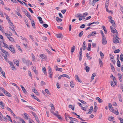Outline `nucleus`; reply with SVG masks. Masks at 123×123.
I'll return each mask as SVG.
<instances>
[{"label": "nucleus", "mask_w": 123, "mask_h": 123, "mask_svg": "<svg viewBox=\"0 0 123 123\" xmlns=\"http://www.w3.org/2000/svg\"><path fill=\"white\" fill-rule=\"evenodd\" d=\"M0 49L3 53L2 54V56L4 57L6 60H7V55L8 56L9 55V54L8 53L6 52L5 50L2 49V47H0Z\"/></svg>", "instance_id": "obj_1"}, {"label": "nucleus", "mask_w": 123, "mask_h": 123, "mask_svg": "<svg viewBox=\"0 0 123 123\" xmlns=\"http://www.w3.org/2000/svg\"><path fill=\"white\" fill-rule=\"evenodd\" d=\"M50 111L51 113L57 117L59 119H62L60 115H59L58 113V112L57 111H56L55 112V113H54L53 110H52V109H50Z\"/></svg>", "instance_id": "obj_2"}, {"label": "nucleus", "mask_w": 123, "mask_h": 123, "mask_svg": "<svg viewBox=\"0 0 123 123\" xmlns=\"http://www.w3.org/2000/svg\"><path fill=\"white\" fill-rule=\"evenodd\" d=\"M102 43L103 44L105 45L107 43V41L105 36H102Z\"/></svg>", "instance_id": "obj_3"}, {"label": "nucleus", "mask_w": 123, "mask_h": 123, "mask_svg": "<svg viewBox=\"0 0 123 123\" xmlns=\"http://www.w3.org/2000/svg\"><path fill=\"white\" fill-rule=\"evenodd\" d=\"M24 12L26 14V15L28 17L30 20L31 19V16L30 14L26 10H25Z\"/></svg>", "instance_id": "obj_4"}, {"label": "nucleus", "mask_w": 123, "mask_h": 123, "mask_svg": "<svg viewBox=\"0 0 123 123\" xmlns=\"http://www.w3.org/2000/svg\"><path fill=\"white\" fill-rule=\"evenodd\" d=\"M9 49L10 51L13 53L15 52V51L13 47V46L12 45H10L9 46Z\"/></svg>", "instance_id": "obj_5"}, {"label": "nucleus", "mask_w": 123, "mask_h": 123, "mask_svg": "<svg viewBox=\"0 0 123 123\" xmlns=\"http://www.w3.org/2000/svg\"><path fill=\"white\" fill-rule=\"evenodd\" d=\"M69 118L70 119L71 121L70 122V123H74L73 122L74 121H75L77 122V119L74 118H73L70 117H69Z\"/></svg>", "instance_id": "obj_6"}, {"label": "nucleus", "mask_w": 123, "mask_h": 123, "mask_svg": "<svg viewBox=\"0 0 123 123\" xmlns=\"http://www.w3.org/2000/svg\"><path fill=\"white\" fill-rule=\"evenodd\" d=\"M110 27L111 29V32L113 33H116L118 34V32L117 30L115 28H113V27L112 26H110Z\"/></svg>", "instance_id": "obj_7"}, {"label": "nucleus", "mask_w": 123, "mask_h": 123, "mask_svg": "<svg viewBox=\"0 0 123 123\" xmlns=\"http://www.w3.org/2000/svg\"><path fill=\"white\" fill-rule=\"evenodd\" d=\"M109 109L111 112H113L114 111V109L112 107L111 104L110 103H109Z\"/></svg>", "instance_id": "obj_8"}, {"label": "nucleus", "mask_w": 123, "mask_h": 123, "mask_svg": "<svg viewBox=\"0 0 123 123\" xmlns=\"http://www.w3.org/2000/svg\"><path fill=\"white\" fill-rule=\"evenodd\" d=\"M9 63L11 67V68L13 70H15L16 68L12 63L11 62H9Z\"/></svg>", "instance_id": "obj_9"}, {"label": "nucleus", "mask_w": 123, "mask_h": 123, "mask_svg": "<svg viewBox=\"0 0 123 123\" xmlns=\"http://www.w3.org/2000/svg\"><path fill=\"white\" fill-rule=\"evenodd\" d=\"M20 86L21 88H22V91L25 94H26L27 93V91H26V90L25 88L23 87V86L22 85H21Z\"/></svg>", "instance_id": "obj_10"}, {"label": "nucleus", "mask_w": 123, "mask_h": 123, "mask_svg": "<svg viewBox=\"0 0 123 123\" xmlns=\"http://www.w3.org/2000/svg\"><path fill=\"white\" fill-rule=\"evenodd\" d=\"M56 37L58 38H62L63 36L61 33H60L56 35Z\"/></svg>", "instance_id": "obj_11"}, {"label": "nucleus", "mask_w": 123, "mask_h": 123, "mask_svg": "<svg viewBox=\"0 0 123 123\" xmlns=\"http://www.w3.org/2000/svg\"><path fill=\"white\" fill-rule=\"evenodd\" d=\"M118 78L119 80H120V82H122V75L118 73Z\"/></svg>", "instance_id": "obj_12"}, {"label": "nucleus", "mask_w": 123, "mask_h": 123, "mask_svg": "<svg viewBox=\"0 0 123 123\" xmlns=\"http://www.w3.org/2000/svg\"><path fill=\"white\" fill-rule=\"evenodd\" d=\"M113 42L116 43H119V41L118 39L116 38H114L113 39Z\"/></svg>", "instance_id": "obj_13"}, {"label": "nucleus", "mask_w": 123, "mask_h": 123, "mask_svg": "<svg viewBox=\"0 0 123 123\" xmlns=\"http://www.w3.org/2000/svg\"><path fill=\"white\" fill-rule=\"evenodd\" d=\"M14 63L16 64L17 66H19V62L17 60H13Z\"/></svg>", "instance_id": "obj_14"}, {"label": "nucleus", "mask_w": 123, "mask_h": 123, "mask_svg": "<svg viewBox=\"0 0 123 123\" xmlns=\"http://www.w3.org/2000/svg\"><path fill=\"white\" fill-rule=\"evenodd\" d=\"M93 107L92 106H91L89 110V111L87 113L88 114H90L93 111Z\"/></svg>", "instance_id": "obj_15"}, {"label": "nucleus", "mask_w": 123, "mask_h": 123, "mask_svg": "<svg viewBox=\"0 0 123 123\" xmlns=\"http://www.w3.org/2000/svg\"><path fill=\"white\" fill-rule=\"evenodd\" d=\"M84 69L86 70V71L87 72H89V70L90 69V68H89L88 66H86V67H85L84 68Z\"/></svg>", "instance_id": "obj_16"}, {"label": "nucleus", "mask_w": 123, "mask_h": 123, "mask_svg": "<svg viewBox=\"0 0 123 123\" xmlns=\"http://www.w3.org/2000/svg\"><path fill=\"white\" fill-rule=\"evenodd\" d=\"M99 63L100 67H102L103 66V62L100 59H99Z\"/></svg>", "instance_id": "obj_17"}, {"label": "nucleus", "mask_w": 123, "mask_h": 123, "mask_svg": "<svg viewBox=\"0 0 123 123\" xmlns=\"http://www.w3.org/2000/svg\"><path fill=\"white\" fill-rule=\"evenodd\" d=\"M75 17H76L79 18V17H82V15L80 13H78L75 15Z\"/></svg>", "instance_id": "obj_18"}, {"label": "nucleus", "mask_w": 123, "mask_h": 123, "mask_svg": "<svg viewBox=\"0 0 123 123\" xmlns=\"http://www.w3.org/2000/svg\"><path fill=\"white\" fill-rule=\"evenodd\" d=\"M109 21L112 24V25L114 26H115L116 25V24L115 23V22L113 20H110Z\"/></svg>", "instance_id": "obj_19"}, {"label": "nucleus", "mask_w": 123, "mask_h": 123, "mask_svg": "<svg viewBox=\"0 0 123 123\" xmlns=\"http://www.w3.org/2000/svg\"><path fill=\"white\" fill-rule=\"evenodd\" d=\"M75 77L77 79L78 81L79 82H80V83L82 82V81L79 79V78L77 75H75Z\"/></svg>", "instance_id": "obj_20"}, {"label": "nucleus", "mask_w": 123, "mask_h": 123, "mask_svg": "<svg viewBox=\"0 0 123 123\" xmlns=\"http://www.w3.org/2000/svg\"><path fill=\"white\" fill-rule=\"evenodd\" d=\"M4 93L6 95L9 97H10L11 96V94L9 92H7L6 91Z\"/></svg>", "instance_id": "obj_21"}, {"label": "nucleus", "mask_w": 123, "mask_h": 123, "mask_svg": "<svg viewBox=\"0 0 123 123\" xmlns=\"http://www.w3.org/2000/svg\"><path fill=\"white\" fill-rule=\"evenodd\" d=\"M96 100H98V102L99 103H102L103 102L102 99L100 98L99 97H97L96 98Z\"/></svg>", "instance_id": "obj_22"}, {"label": "nucleus", "mask_w": 123, "mask_h": 123, "mask_svg": "<svg viewBox=\"0 0 123 123\" xmlns=\"http://www.w3.org/2000/svg\"><path fill=\"white\" fill-rule=\"evenodd\" d=\"M37 18L39 19V21L40 23L42 24L43 23V21L42 20V19L41 17H38Z\"/></svg>", "instance_id": "obj_23"}, {"label": "nucleus", "mask_w": 123, "mask_h": 123, "mask_svg": "<svg viewBox=\"0 0 123 123\" xmlns=\"http://www.w3.org/2000/svg\"><path fill=\"white\" fill-rule=\"evenodd\" d=\"M43 71L45 74L47 75V73L46 71V69L45 67H43L42 68Z\"/></svg>", "instance_id": "obj_24"}, {"label": "nucleus", "mask_w": 123, "mask_h": 123, "mask_svg": "<svg viewBox=\"0 0 123 123\" xmlns=\"http://www.w3.org/2000/svg\"><path fill=\"white\" fill-rule=\"evenodd\" d=\"M91 44L90 43H89L88 44V47L87 48L88 50L90 51L91 50Z\"/></svg>", "instance_id": "obj_25"}, {"label": "nucleus", "mask_w": 123, "mask_h": 123, "mask_svg": "<svg viewBox=\"0 0 123 123\" xmlns=\"http://www.w3.org/2000/svg\"><path fill=\"white\" fill-rule=\"evenodd\" d=\"M116 84V82L115 80H114V81H112L111 84V86H113L114 85Z\"/></svg>", "instance_id": "obj_26"}, {"label": "nucleus", "mask_w": 123, "mask_h": 123, "mask_svg": "<svg viewBox=\"0 0 123 123\" xmlns=\"http://www.w3.org/2000/svg\"><path fill=\"white\" fill-rule=\"evenodd\" d=\"M75 46L74 45L73 46V47H72L71 50V52H74L75 49Z\"/></svg>", "instance_id": "obj_27"}, {"label": "nucleus", "mask_w": 123, "mask_h": 123, "mask_svg": "<svg viewBox=\"0 0 123 123\" xmlns=\"http://www.w3.org/2000/svg\"><path fill=\"white\" fill-rule=\"evenodd\" d=\"M113 112L116 115H118L119 114L118 111L117 109H116L115 111L114 110V111Z\"/></svg>", "instance_id": "obj_28"}, {"label": "nucleus", "mask_w": 123, "mask_h": 123, "mask_svg": "<svg viewBox=\"0 0 123 123\" xmlns=\"http://www.w3.org/2000/svg\"><path fill=\"white\" fill-rule=\"evenodd\" d=\"M117 66L119 67H120L121 66L120 62L119 60H118L117 62Z\"/></svg>", "instance_id": "obj_29"}, {"label": "nucleus", "mask_w": 123, "mask_h": 123, "mask_svg": "<svg viewBox=\"0 0 123 123\" xmlns=\"http://www.w3.org/2000/svg\"><path fill=\"white\" fill-rule=\"evenodd\" d=\"M120 58L121 61L122 62H123V55L122 54H121Z\"/></svg>", "instance_id": "obj_30"}, {"label": "nucleus", "mask_w": 123, "mask_h": 123, "mask_svg": "<svg viewBox=\"0 0 123 123\" xmlns=\"http://www.w3.org/2000/svg\"><path fill=\"white\" fill-rule=\"evenodd\" d=\"M86 55L88 59H91L92 58V57L89 55L88 53H86Z\"/></svg>", "instance_id": "obj_31"}, {"label": "nucleus", "mask_w": 123, "mask_h": 123, "mask_svg": "<svg viewBox=\"0 0 123 123\" xmlns=\"http://www.w3.org/2000/svg\"><path fill=\"white\" fill-rule=\"evenodd\" d=\"M31 22L32 24V25L33 27H35V22L34 21L32 20L31 21Z\"/></svg>", "instance_id": "obj_32"}, {"label": "nucleus", "mask_w": 123, "mask_h": 123, "mask_svg": "<svg viewBox=\"0 0 123 123\" xmlns=\"http://www.w3.org/2000/svg\"><path fill=\"white\" fill-rule=\"evenodd\" d=\"M15 13L18 16H20V17H22V16L18 12L15 11Z\"/></svg>", "instance_id": "obj_33"}, {"label": "nucleus", "mask_w": 123, "mask_h": 123, "mask_svg": "<svg viewBox=\"0 0 123 123\" xmlns=\"http://www.w3.org/2000/svg\"><path fill=\"white\" fill-rule=\"evenodd\" d=\"M31 96L33 97V98L36 100L37 101H40L39 99L38 98L34 96V95H31Z\"/></svg>", "instance_id": "obj_34"}, {"label": "nucleus", "mask_w": 123, "mask_h": 123, "mask_svg": "<svg viewBox=\"0 0 123 123\" xmlns=\"http://www.w3.org/2000/svg\"><path fill=\"white\" fill-rule=\"evenodd\" d=\"M70 86L72 88L74 87V84L72 81H71L70 83Z\"/></svg>", "instance_id": "obj_35"}, {"label": "nucleus", "mask_w": 123, "mask_h": 123, "mask_svg": "<svg viewBox=\"0 0 123 123\" xmlns=\"http://www.w3.org/2000/svg\"><path fill=\"white\" fill-rule=\"evenodd\" d=\"M100 56H101V58L102 59H103L104 58V54L102 53V52L100 51Z\"/></svg>", "instance_id": "obj_36"}, {"label": "nucleus", "mask_w": 123, "mask_h": 123, "mask_svg": "<svg viewBox=\"0 0 123 123\" xmlns=\"http://www.w3.org/2000/svg\"><path fill=\"white\" fill-rule=\"evenodd\" d=\"M56 20L57 21L61 22L62 21V19L59 18L58 17H56Z\"/></svg>", "instance_id": "obj_37"}, {"label": "nucleus", "mask_w": 123, "mask_h": 123, "mask_svg": "<svg viewBox=\"0 0 123 123\" xmlns=\"http://www.w3.org/2000/svg\"><path fill=\"white\" fill-rule=\"evenodd\" d=\"M31 55L32 58V60L34 61L35 62L36 60L35 58V56H34L33 54L32 53V54Z\"/></svg>", "instance_id": "obj_38"}, {"label": "nucleus", "mask_w": 123, "mask_h": 123, "mask_svg": "<svg viewBox=\"0 0 123 123\" xmlns=\"http://www.w3.org/2000/svg\"><path fill=\"white\" fill-rule=\"evenodd\" d=\"M24 115L25 117V118L26 119H28V114L26 113H24Z\"/></svg>", "instance_id": "obj_39"}, {"label": "nucleus", "mask_w": 123, "mask_h": 123, "mask_svg": "<svg viewBox=\"0 0 123 123\" xmlns=\"http://www.w3.org/2000/svg\"><path fill=\"white\" fill-rule=\"evenodd\" d=\"M83 31H82L79 34V37H81L83 35Z\"/></svg>", "instance_id": "obj_40"}, {"label": "nucleus", "mask_w": 123, "mask_h": 123, "mask_svg": "<svg viewBox=\"0 0 123 123\" xmlns=\"http://www.w3.org/2000/svg\"><path fill=\"white\" fill-rule=\"evenodd\" d=\"M3 44H4V47H5L6 48H8V49L9 48L8 46L7 45V44H6L5 43L3 42Z\"/></svg>", "instance_id": "obj_41"}, {"label": "nucleus", "mask_w": 123, "mask_h": 123, "mask_svg": "<svg viewBox=\"0 0 123 123\" xmlns=\"http://www.w3.org/2000/svg\"><path fill=\"white\" fill-rule=\"evenodd\" d=\"M40 56L42 58L44 59L45 57V55L43 54L40 55Z\"/></svg>", "instance_id": "obj_42"}, {"label": "nucleus", "mask_w": 123, "mask_h": 123, "mask_svg": "<svg viewBox=\"0 0 123 123\" xmlns=\"http://www.w3.org/2000/svg\"><path fill=\"white\" fill-rule=\"evenodd\" d=\"M118 98L119 99V101L121 102H122V100L121 99V95L120 94H119L118 95Z\"/></svg>", "instance_id": "obj_43"}, {"label": "nucleus", "mask_w": 123, "mask_h": 123, "mask_svg": "<svg viewBox=\"0 0 123 123\" xmlns=\"http://www.w3.org/2000/svg\"><path fill=\"white\" fill-rule=\"evenodd\" d=\"M8 39L10 41L12 42L14 41V40L13 38L11 37H9V38Z\"/></svg>", "instance_id": "obj_44"}, {"label": "nucleus", "mask_w": 123, "mask_h": 123, "mask_svg": "<svg viewBox=\"0 0 123 123\" xmlns=\"http://www.w3.org/2000/svg\"><path fill=\"white\" fill-rule=\"evenodd\" d=\"M6 116H7V118H8V119H9V120L10 121H11V122H12V120L11 119L10 117L8 115H6Z\"/></svg>", "instance_id": "obj_45"}, {"label": "nucleus", "mask_w": 123, "mask_h": 123, "mask_svg": "<svg viewBox=\"0 0 123 123\" xmlns=\"http://www.w3.org/2000/svg\"><path fill=\"white\" fill-rule=\"evenodd\" d=\"M8 22L9 24L11 26H13V24L12 23V22H11V21L10 20H9L8 21Z\"/></svg>", "instance_id": "obj_46"}, {"label": "nucleus", "mask_w": 123, "mask_h": 123, "mask_svg": "<svg viewBox=\"0 0 123 123\" xmlns=\"http://www.w3.org/2000/svg\"><path fill=\"white\" fill-rule=\"evenodd\" d=\"M45 91L47 94L50 95V93H49V91L48 89H45Z\"/></svg>", "instance_id": "obj_47"}, {"label": "nucleus", "mask_w": 123, "mask_h": 123, "mask_svg": "<svg viewBox=\"0 0 123 123\" xmlns=\"http://www.w3.org/2000/svg\"><path fill=\"white\" fill-rule=\"evenodd\" d=\"M0 90H1V91L3 92L4 93L6 91L5 90L4 88H3L2 87H0Z\"/></svg>", "instance_id": "obj_48"}, {"label": "nucleus", "mask_w": 123, "mask_h": 123, "mask_svg": "<svg viewBox=\"0 0 123 123\" xmlns=\"http://www.w3.org/2000/svg\"><path fill=\"white\" fill-rule=\"evenodd\" d=\"M109 4V2L108 1H106L105 4V7L106 8H108V6Z\"/></svg>", "instance_id": "obj_49"}, {"label": "nucleus", "mask_w": 123, "mask_h": 123, "mask_svg": "<svg viewBox=\"0 0 123 123\" xmlns=\"http://www.w3.org/2000/svg\"><path fill=\"white\" fill-rule=\"evenodd\" d=\"M114 119V117H109L108 118V120L109 121H112Z\"/></svg>", "instance_id": "obj_50"}, {"label": "nucleus", "mask_w": 123, "mask_h": 123, "mask_svg": "<svg viewBox=\"0 0 123 123\" xmlns=\"http://www.w3.org/2000/svg\"><path fill=\"white\" fill-rule=\"evenodd\" d=\"M97 34L96 32L95 31H94L92 32L91 33V35L92 36H94V34Z\"/></svg>", "instance_id": "obj_51"}, {"label": "nucleus", "mask_w": 123, "mask_h": 123, "mask_svg": "<svg viewBox=\"0 0 123 123\" xmlns=\"http://www.w3.org/2000/svg\"><path fill=\"white\" fill-rule=\"evenodd\" d=\"M88 14L87 12H85L83 14V15H82L83 18H84V17H85Z\"/></svg>", "instance_id": "obj_52"}, {"label": "nucleus", "mask_w": 123, "mask_h": 123, "mask_svg": "<svg viewBox=\"0 0 123 123\" xmlns=\"http://www.w3.org/2000/svg\"><path fill=\"white\" fill-rule=\"evenodd\" d=\"M32 91L34 92L35 93H36L37 92V90L35 89L34 87H33V89H32Z\"/></svg>", "instance_id": "obj_53"}, {"label": "nucleus", "mask_w": 123, "mask_h": 123, "mask_svg": "<svg viewBox=\"0 0 123 123\" xmlns=\"http://www.w3.org/2000/svg\"><path fill=\"white\" fill-rule=\"evenodd\" d=\"M18 49L20 51H22V49L21 48H20V46L18 45H16Z\"/></svg>", "instance_id": "obj_54"}, {"label": "nucleus", "mask_w": 123, "mask_h": 123, "mask_svg": "<svg viewBox=\"0 0 123 123\" xmlns=\"http://www.w3.org/2000/svg\"><path fill=\"white\" fill-rule=\"evenodd\" d=\"M78 100L79 101H80L81 103H82L83 104H86V102L84 101H83V100H80L79 99H78Z\"/></svg>", "instance_id": "obj_55"}, {"label": "nucleus", "mask_w": 123, "mask_h": 123, "mask_svg": "<svg viewBox=\"0 0 123 123\" xmlns=\"http://www.w3.org/2000/svg\"><path fill=\"white\" fill-rule=\"evenodd\" d=\"M51 109L52 110H53V111H55V108L54 107L53 104H51Z\"/></svg>", "instance_id": "obj_56"}, {"label": "nucleus", "mask_w": 123, "mask_h": 123, "mask_svg": "<svg viewBox=\"0 0 123 123\" xmlns=\"http://www.w3.org/2000/svg\"><path fill=\"white\" fill-rule=\"evenodd\" d=\"M56 70H57L58 71H59L60 72H62V69L61 68H57V69Z\"/></svg>", "instance_id": "obj_57"}, {"label": "nucleus", "mask_w": 123, "mask_h": 123, "mask_svg": "<svg viewBox=\"0 0 123 123\" xmlns=\"http://www.w3.org/2000/svg\"><path fill=\"white\" fill-rule=\"evenodd\" d=\"M120 52V50L119 49L115 50L114 51V52L115 53H119Z\"/></svg>", "instance_id": "obj_58"}, {"label": "nucleus", "mask_w": 123, "mask_h": 123, "mask_svg": "<svg viewBox=\"0 0 123 123\" xmlns=\"http://www.w3.org/2000/svg\"><path fill=\"white\" fill-rule=\"evenodd\" d=\"M49 74L52 73L51 68L49 66Z\"/></svg>", "instance_id": "obj_59"}, {"label": "nucleus", "mask_w": 123, "mask_h": 123, "mask_svg": "<svg viewBox=\"0 0 123 123\" xmlns=\"http://www.w3.org/2000/svg\"><path fill=\"white\" fill-rule=\"evenodd\" d=\"M62 75H63V77H64V76L66 77L67 78H68V79H70V77H69V76L68 75H67V74H62Z\"/></svg>", "instance_id": "obj_60"}, {"label": "nucleus", "mask_w": 123, "mask_h": 123, "mask_svg": "<svg viewBox=\"0 0 123 123\" xmlns=\"http://www.w3.org/2000/svg\"><path fill=\"white\" fill-rule=\"evenodd\" d=\"M5 35L7 36V38L8 39L9 38V37H10V33H9V34H8V33H5Z\"/></svg>", "instance_id": "obj_61"}, {"label": "nucleus", "mask_w": 123, "mask_h": 123, "mask_svg": "<svg viewBox=\"0 0 123 123\" xmlns=\"http://www.w3.org/2000/svg\"><path fill=\"white\" fill-rule=\"evenodd\" d=\"M7 109L8 111H10L11 112V114L13 112V111H12L9 108L7 107Z\"/></svg>", "instance_id": "obj_62"}, {"label": "nucleus", "mask_w": 123, "mask_h": 123, "mask_svg": "<svg viewBox=\"0 0 123 123\" xmlns=\"http://www.w3.org/2000/svg\"><path fill=\"white\" fill-rule=\"evenodd\" d=\"M95 0H93L92 3L91 4V5L93 6H94L95 4Z\"/></svg>", "instance_id": "obj_63"}, {"label": "nucleus", "mask_w": 123, "mask_h": 123, "mask_svg": "<svg viewBox=\"0 0 123 123\" xmlns=\"http://www.w3.org/2000/svg\"><path fill=\"white\" fill-rule=\"evenodd\" d=\"M119 119L121 123H123V119L121 118H119Z\"/></svg>", "instance_id": "obj_64"}]
</instances>
